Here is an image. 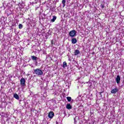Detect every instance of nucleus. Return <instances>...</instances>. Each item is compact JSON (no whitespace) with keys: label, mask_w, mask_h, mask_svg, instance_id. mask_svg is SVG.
<instances>
[{"label":"nucleus","mask_w":124,"mask_h":124,"mask_svg":"<svg viewBox=\"0 0 124 124\" xmlns=\"http://www.w3.org/2000/svg\"><path fill=\"white\" fill-rule=\"evenodd\" d=\"M34 74H36V75H38V76H41V75H43V72L40 69L37 68L36 69H34Z\"/></svg>","instance_id":"1"},{"label":"nucleus","mask_w":124,"mask_h":124,"mask_svg":"<svg viewBox=\"0 0 124 124\" xmlns=\"http://www.w3.org/2000/svg\"><path fill=\"white\" fill-rule=\"evenodd\" d=\"M69 35L70 37H75L76 36V31L72 30L69 32Z\"/></svg>","instance_id":"2"},{"label":"nucleus","mask_w":124,"mask_h":124,"mask_svg":"<svg viewBox=\"0 0 124 124\" xmlns=\"http://www.w3.org/2000/svg\"><path fill=\"white\" fill-rule=\"evenodd\" d=\"M20 85L22 87H25L26 86V79L24 78H21L20 79Z\"/></svg>","instance_id":"3"},{"label":"nucleus","mask_w":124,"mask_h":124,"mask_svg":"<svg viewBox=\"0 0 124 124\" xmlns=\"http://www.w3.org/2000/svg\"><path fill=\"white\" fill-rule=\"evenodd\" d=\"M55 116V114L54 113V112L53 111H50L48 113V117L50 119L53 118V117Z\"/></svg>","instance_id":"4"},{"label":"nucleus","mask_w":124,"mask_h":124,"mask_svg":"<svg viewBox=\"0 0 124 124\" xmlns=\"http://www.w3.org/2000/svg\"><path fill=\"white\" fill-rule=\"evenodd\" d=\"M119 92V89H118L117 88H115L111 91V93H118Z\"/></svg>","instance_id":"5"},{"label":"nucleus","mask_w":124,"mask_h":124,"mask_svg":"<svg viewBox=\"0 0 124 124\" xmlns=\"http://www.w3.org/2000/svg\"><path fill=\"white\" fill-rule=\"evenodd\" d=\"M121 82V77L118 75L116 77V83L117 84H119Z\"/></svg>","instance_id":"6"},{"label":"nucleus","mask_w":124,"mask_h":124,"mask_svg":"<svg viewBox=\"0 0 124 124\" xmlns=\"http://www.w3.org/2000/svg\"><path fill=\"white\" fill-rule=\"evenodd\" d=\"M66 109H68V110H70V109H72V106L70 104H67L66 106Z\"/></svg>","instance_id":"7"},{"label":"nucleus","mask_w":124,"mask_h":124,"mask_svg":"<svg viewBox=\"0 0 124 124\" xmlns=\"http://www.w3.org/2000/svg\"><path fill=\"white\" fill-rule=\"evenodd\" d=\"M71 42L72 44H76V43H77V39L76 38L72 39Z\"/></svg>","instance_id":"8"},{"label":"nucleus","mask_w":124,"mask_h":124,"mask_svg":"<svg viewBox=\"0 0 124 124\" xmlns=\"http://www.w3.org/2000/svg\"><path fill=\"white\" fill-rule=\"evenodd\" d=\"M79 54H80V51H79V50L76 49L75 50V52H74L75 56H77V55H79Z\"/></svg>","instance_id":"9"},{"label":"nucleus","mask_w":124,"mask_h":124,"mask_svg":"<svg viewBox=\"0 0 124 124\" xmlns=\"http://www.w3.org/2000/svg\"><path fill=\"white\" fill-rule=\"evenodd\" d=\"M56 20H57V16H53V18L51 20V22L52 23H54V22H55V21H56Z\"/></svg>","instance_id":"10"},{"label":"nucleus","mask_w":124,"mask_h":124,"mask_svg":"<svg viewBox=\"0 0 124 124\" xmlns=\"http://www.w3.org/2000/svg\"><path fill=\"white\" fill-rule=\"evenodd\" d=\"M14 97L15 98H16V99H17V100L19 99V95H17V93H15V94H14Z\"/></svg>","instance_id":"11"},{"label":"nucleus","mask_w":124,"mask_h":124,"mask_svg":"<svg viewBox=\"0 0 124 124\" xmlns=\"http://www.w3.org/2000/svg\"><path fill=\"white\" fill-rule=\"evenodd\" d=\"M31 59L32 61H37V57L34 56H31Z\"/></svg>","instance_id":"12"},{"label":"nucleus","mask_w":124,"mask_h":124,"mask_svg":"<svg viewBox=\"0 0 124 124\" xmlns=\"http://www.w3.org/2000/svg\"><path fill=\"white\" fill-rule=\"evenodd\" d=\"M67 66V63H66V62H63V68H65Z\"/></svg>","instance_id":"13"},{"label":"nucleus","mask_w":124,"mask_h":124,"mask_svg":"<svg viewBox=\"0 0 124 124\" xmlns=\"http://www.w3.org/2000/svg\"><path fill=\"white\" fill-rule=\"evenodd\" d=\"M67 100L68 101V102H70V101H71V97H67Z\"/></svg>","instance_id":"14"},{"label":"nucleus","mask_w":124,"mask_h":124,"mask_svg":"<svg viewBox=\"0 0 124 124\" xmlns=\"http://www.w3.org/2000/svg\"><path fill=\"white\" fill-rule=\"evenodd\" d=\"M62 4H63V7H64L65 6V0H62Z\"/></svg>","instance_id":"15"},{"label":"nucleus","mask_w":124,"mask_h":124,"mask_svg":"<svg viewBox=\"0 0 124 124\" xmlns=\"http://www.w3.org/2000/svg\"><path fill=\"white\" fill-rule=\"evenodd\" d=\"M18 28L20 30H21V29H23V25H22L21 24H19L18 25Z\"/></svg>","instance_id":"16"},{"label":"nucleus","mask_w":124,"mask_h":124,"mask_svg":"<svg viewBox=\"0 0 124 124\" xmlns=\"http://www.w3.org/2000/svg\"><path fill=\"white\" fill-rule=\"evenodd\" d=\"M100 7H101V8H102V9H103L104 8V4H101Z\"/></svg>","instance_id":"17"},{"label":"nucleus","mask_w":124,"mask_h":124,"mask_svg":"<svg viewBox=\"0 0 124 124\" xmlns=\"http://www.w3.org/2000/svg\"><path fill=\"white\" fill-rule=\"evenodd\" d=\"M104 93V92H99V93L101 96V97H102V94H101V93Z\"/></svg>","instance_id":"18"},{"label":"nucleus","mask_w":124,"mask_h":124,"mask_svg":"<svg viewBox=\"0 0 124 124\" xmlns=\"http://www.w3.org/2000/svg\"><path fill=\"white\" fill-rule=\"evenodd\" d=\"M51 45H53V44H54V40H52L51 41Z\"/></svg>","instance_id":"19"},{"label":"nucleus","mask_w":124,"mask_h":124,"mask_svg":"<svg viewBox=\"0 0 124 124\" xmlns=\"http://www.w3.org/2000/svg\"><path fill=\"white\" fill-rule=\"evenodd\" d=\"M92 55H94V52H93L92 53Z\"/></svg>","instance_id":"20"},{"label":"nucleus","mask_w":124,"mask_h":124,"mask_svg":"<svg viewBox=\"0 0 124 124\" xmlns=\"http://www.w3.org/2000/svg\"><path fill=\"white\" fill-rule=\"evenodd\" d=\"M56 124H59V123L58 122V121H56Z\"/></svg>","instance_id":"21"},{"label":"nucleus","mask_w":124,"mask_h":124,"mask_svg":"<svg viewBox=\"0 0 124 124\" xmlns=\"http://www.w3.org/2000/svg\"><path fill=\"white\" fill-rule=\"evenodd\" d=\"M37 9V8H36V10Z\"/></svg>","instance_id":"22"}]
</instances>
